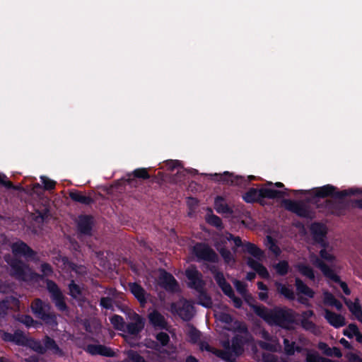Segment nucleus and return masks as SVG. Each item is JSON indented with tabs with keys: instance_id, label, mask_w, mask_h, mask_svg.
<instances>
[{
	"instance_id": "f257e3e1",
	"label": "nucleus",
	"mask_w": 362,
	"mask_h": 362,
	"mask_svg": "<svg viewBox=\"0 0 362 362\" xmlns=\"http://www.w3.org/2000/svg\"><path fill=\"white\" fill-rule=\"evenodd\" d=\"M233 245L235 247L243 246L244 250L252 255V257L247 259L248 266L254 269L260 277L264 279L269 278V274L267 269L261 263L264 257L262 252L250 243L243 244L239 237H233L230 233H228L219 236L218 240L216 243V247L226 264H232L234 263L233 255L228 250L225 248V247Z\"/></svg>"
},
{
	"instance_id": "f03ea898",
	"label": "nucleus",
	"mask_w": 362,
	"mask_h": 362,
	"mask_svg": "<svg viewBox=\"0 0 362 362\" xmlns=\"http://www.w3.org/2000/svg\"><path fill=\"white\" fill-rule=\"evenodd\" d=\"M11 249L15 259H11L10 257H6L5 260L11 267L12 275L25 281H37L38 279H41L40 275L33 272L29 267L17 259L18 257H31L33 255L32 250L21 241L13 243Z\"/></svg>"
},
{
	"instance_id": "7ed1b4c3",
	"label": "nucleus",
	"mask_w": 362,
	"mask_h": 362,
	"mask_svg": "<svg viewBox=\"0 0 362 362\" xmlns=\"http://www.w3.org/2000/svg\"><path fill=\"white\" fill-rule=\"evenodd\" d=\"M320 245L322 247L320 251V258L312 253L310 255V261L330 281H338L339 276L336 272L340 269L341 267L334 254L333 247L325 243H322Z\"/></svg>"
},
{
	"instance_id": "20e7f679",
	"label": "nucleus",
	"mask_w": 362,
	"mask_h": 362,
	"mask_svg": "<svg viewBox=\"0 0 362 362\" xmlns=\"http://www.w3.org/2000/svg\"><path fill=\"white\" fill-rule=\"evenodd\" d=\"M254 312L271 325L290 329L295 322L297 315L290 309L275 308L268 309L264 306L252 305Z\"/></svg>"
},
{
	"instance_id": "39448f33",
	"label": "nucleus",
	"mask_w": 362,
	"mask_h": 362,
	"mask_svg": "<svg viewBox=\"0 0 362 362\" xmlns=\"http://www.w3.org/2000/svg\"><path fill=\"white\" fill-rule=\"evenodd\" d=\"M54 263L62 270V275L67 279H73L77 275L86 273V268L81 265H76L70 262L66 257L58 255L54 257ZM69 294L74 298L80 300L82 296V290L79 286L71 279L69 285Z\"/></svg>"
},
{
	"instance_id": "423d86ee",
	"label": "nucleus",
	"mask_w": 362,
	"mask_h": 362,
	"mask_svg": "<svg viewBox=\"0 0 362 362\" xmlns=\"http://www.w3.org/2000/svg\"><path fill=\"white\" fill-rule=\"evenodd\" d=\"M13 341L18 345L26 346L38 353H44L49 350L52 354L59 356L62 355V351L55 343V341L49 337H45L44 344L42 345L40 341H35L33 339L27 338L21 332L17 331L13 334Z\"/></svg>"
},
{
	"instance_id": "0eeeda50",
	"label": "nucleus",
	"mask_w": 362,
	"mask_h": 362,
	"mask_svg": "<svg viewBox=\"0 0 362 362\" xmlns=\"http://www.w3.org/2000/svg\"><path fill=\"white\" fill-rule=\"evenodd\" d=\"M244 342L245 340L243 336L236 335L232 341L231 346L228 341H223V346L224 347L223 351L211 349L208 345H202V349L213 351L216 356L224 361L228 362H234L236 357L243 352Z\"/></svg>"
},
{
	"instance_id": "6e6552de",
	"label": "nucleus",
	"mask_w": 362,
	"mask_h": 362,
	"mask_svg": "<svg viewBox=\"0 0 362 362\" xmlns=\"http://www.w3.org/2000/svg\"><path fill=\"white\" fill-rule=\"evenodd\" d=\"M186 276L188 279L189 286L195 289L197 292L198 303L206 308L211 307L212 305L211 299L204 291L203 281L200 278V274L196 268L189 267L186 270Z\"/></svg>"
},
{
	"instance_id": "1a4fd4ad",
	"label": "nucleus",
	"mask_w": 362,
	"mask_h": 362,
	"mask_svg": "<svg viewBox=\"0 0 362 362\" xmlns=\"http://www.w3.org/2000/svg\"><path fill=\"white\" fill-rule=\"evenodd\" d=\"M272 183L269 182L267 186L260 189H250L244 196L243 199L247 202L259 201L261 198H279L284 196V192L272 187Z\"/></svg>"
},
{
	"instance_id": "9d476101",
	"label": "nucleus",
	"mask_w": 362,
	"mask_h": 362,
	"mask_svg": "<svg viewBox=\"0 0 362 362\" xmlns=\"http://www.w3.org/2000/svg\"><path fill=\"white\" fill-rule=\"evenodd\" d=\"M31 308L35 316L43 320L45 323L51 326L57 325L56 315L50 311L49 304L36 299L32 303Z\"/></svg>"
},
{
	"instance_id": "9b49d317",
	"label": "nucleus",
	"mask_w": 362,
	"mask_h": 362,
	"mask_svg": "<svg viewBox=\"0 0 362 362\" xmlns=\"http://www.w3.org/2000/svg\"><path fill=\"white\" fill-rule=\"evenodd\" d=\"M216 319L223 324V329L227 330H238L241 333H245L246 331L245 326L240 322L234 321L230 315L224 312H216Z\"/></svg>"
},
{
	"instance_id": "f8f14e48",
	"label": "nucleus",
	"mask_w": 362,
	"mask_h": 362,
	"mask_svg": "<svg viewBox=\"0 0 362 362\" xmlns=\"http://www.w3.org/2000/svg\"><path fill=\"white\" fill-rule=\"evenodd\" d=\"M283 205L286 209L299 216L305 218H312L313 216V211L307 203L285 199L283 201Z\"/></svg>"
},
{
	"instance_id": "ddd939ff",
	"label": "nucleus",
	"mask_w": 362,
	"mask_h": 362,
	"mask_svg": "<svg viewBox=\"0 0 362 362\" xmlns=\"http://www.w3.org/2000/svg\"><path fill=\"white\" fill-rule=\"evenodd\" d=\"M171 311L177 313L184 320H190L194 313L192 304L185 300H180L175 303H173Z\"/></svg>"
},
{
	"instance_id": "4468645a",
	"label": "nucleus",
	"mask_w": 362,
	"mask_h": 362,
	"mask_svg": "<svg viewBox=\"0 0 362 362\" xmlns=\"http://www.w3.org/2000/svg\"><path fill=\"white\" fill-rule=\"evenodd\" d=\"M214 279L223 293L232 300L234 306L236 308H240L242 300L235 296L232 287L226 282L223 274L221 272H216L214 274Z\"/></svg>"
},
{
	"instance_id": "2eb2a0df",
	"label": "nucleus",
	"mask_w": 362,
	"mask_h": 362,
	"mask_svg": "<svg viewBox=\"0 0 362 362\" xmlns=\"http://www.w3.org/2000/svg\"><path fill=\"white\" fill-rule=\"evenodd\" d=\"M47 288L56 307L61 311L66 310V305L64 300V296L57 285L54 282L47 280Z\"/></svg>"
},
{
	"instance_id": "dca6fc26",
	"label": "nucleus",
	"mask_w": 362,
	"mask_h": 362,
	"mask_svg": "<svg viewBox=\"0 0 362 362\" xmlns=\"http://www.w3.org/2000/svg\"><path fill=\"white\" fill-rule=\"evenodd\" d=\"M158 278V283L165 289L170 291H176L178 290V285L174 277L165 272L164 270H159L156 273Z\"/></svg>"
},
{
	"instance_id": "f3484780",
	"label": "nucleus",
	"mask_w": 362,
	"mask_h": 362,
	"mask_svg": "<svg viewBox=\"0 0 362 362\" xmlns=\"http://www.w3.org/2000/svg\"><path fill=\"white\" fill-rule=\"evenodd\" d=\"M192 252L199 259L211 262H216L218 259L217 255L214 250L204 244H196L192 247Z\"/></svg>"
},
{
	"instance_id": "a211bd4d",
	"label": "nucleus",
	"mask_w": 362,
	"mask_h": 362,
	"mask_svg": "<svg viewBox=\"0 0 362 362\" xmlns=\"http://www.w3.org/2000/svg\"><path fill=\"white\" fill-rule=\"evenodd\" d=\"M128 317L130 322L126 326L127 332L131 334H137L144 327V320L133 311L129 312Z\"/></svg>"
},
{
	"instance_id": "6ab92c4d",
	"label": "nucleus",
	"mask_w": 362,
	"mask_h": 362,
	"mask_svg": "<svg viewBox=\"0 0 362 362\" xmlns=\"http://www.w3.org/2000/svg\"><path fill=\"white\" fill-rule=\"evenodd\" d=\"M260 335L262 338L265 340L259 343L262 349L272 351L280 350L281 345L276 338L271 337L270 334L264 330L260 332Z\"/></svg>"
},
{
	"instance_id": "aec40b11",
	"label": "nucleus",
	"mask_w": 362,
	"mask_h": 362,
	"mask_svg": "<svg viewBox=\"0 0 362 362\" xmlns=\"http://www.w3.org/2000/svg\"><path fill=\"white\" fill-rule=\"evenodd\" d=\"M324 312L325 318L334 327L339 328L345 325V318L342 315L331 312L326 308L324 309Z\"/></svg>"
},
{
	"instance_id": "412c9836",
	"label": "nucleus",
	"mask_w": 362,
	"mask_h": 362,
	"mask_svg": "<svg viewBox=\"0 0 362 362\" xmlns=\"http://www.w3.org/2000/svg\"><path fill=\"white\" fill-rule=\"evenodd\" d=\"M93 224V218L87 215H81L77 220L78 230L86 235L90 233Z\"/></svg>"
},
{
	"instance_id": "4be33fe9",
	"label": "nucleus",
	"mask_w": 362,
	"mask_h": 362,
	"mask_svg": "<svg viewBox=\"0 0 362 362\" xmlns=\"http://www.w3.org/2000/svg\"><path fill=\"white\" fill-rule=\"evenodd\" d=\"M151 324L160 329H168V325L164 317L157 311H153L148 315Z\"/></svg>"
},
{
	"instance_id": "5701e85b",
	"label": "nucleus",
	"mask_w": 362,
	"mask_h": 362,
	"mask_svg": "<svg viewBox=\"0 0 362 362\" xmlns=\"http://www.w3.org/2000/svg\"><path fill=\"white\" fill-rule=\"evenodd\" d=\"M86 351L92 355L100 354L105 356H112L114 355V351L112 349L100 344L88 345Z\"/></svg>"
},
{
	"instance_id": "b1692460",
	"label": "nucleus",
	"mask_w": 362,
	"mask_h": 362,
	"mask_svg": "<svg viewBox=\"0 0 362 362\" xmlns=\"http://www.w3.org/2000/svg\"><path fill=\"white\" fill-rule=\"evenodd\" d=\"M129 288L132 293L137 298L141 305L146 302L147 294L144 289L136 283L129 284Z\"/></svg>"
},
{
	"instance_id": "393cba45",
	"label": "nucleus",
	"mask_w": 362,
	"mask_h": 362,
	"mask_svg": "<svg viewBox=\"0 0 362 362\" xmlns=\"http://www.w3.org/2000/svg\"><path fill=\"white\" fill-rule=\"evenodd\" d=\"M209 176L215 177L218 181H221L226 184H238L240 179L239 177L230 174L228 172H224L223 174H210Z\"/></svg>"
},
{
	"instance_id": "a878e982",
	"label": "nucleus",
	"mask_w": 362,
	"mask_h": 362,
	"mask_svg": "<svg viewBox=\"0 0 362 362\" xmlns=\"http://www.w3.org/2000/svg\"><path fill=\"white\" fill-rule=\"evenodd\" d=\"M310 230L314 235L315 239L321 244L323 242V237L326 233V228L324 225L315 223L311 225Z\"/></svg>"
},
{
	"instance_id": "bb28decb",
	"label": "nucleus",
	"mask_w": 362,
	"mask_h": 362,
	"mask_svg": "<svg viewBox=\"0 0 362 362\" xmlns=\"http://www.w3.org/2000/svg\"><path fill=\"white\" fill-rule=\"evenodd\" d=\"M296 286L299 296H300V295H304L310 298L314 297L315 292L298 278L296 279Z\"/></svg>"
},
{
	"instance_id": "cd10ccee",
	"label": "nucleus",
	"mask_w": 362,
	"mask_h": 362,
	"mask_svg": "<svg viewBox=\"0 0 362 362\" xmlns=\"http://www.w3.org/2000/svg\"><path fill=\"white\" fill-rule=\"evenodd\" d=\"M318 348L322 351L324 354L328 356L341 357L342 356L341 351L338 348H330L324 342H320L318 344Z\"/></svg>"
},
{
	"instance_id": "c85d7f7f",
	"label": "nucleus",
	"mask_w": 362,
	"mask_h": 362,
	"mask_svg": "<svg viewBox=\"0 0 362 362\" xmlns=\"http://www.w3.org/2000/svg\"><path fill=\"white\" fill-rule=\"evenodd\" d=\"M296 268L303 276L310 280H315V272L309 265L305 263H298Z\"/></svg>"
},
{
	"instance_id": "c756f323",
	"label": "nucleus",
	"mask_w": 362,
	"mask_h": 362,
	"mask_svg": "<svg viewBox=\"0 0 362 362\" xmlns=\"http://www.w3.org/2000/svg\"><path fill=\"white\" fill-rule=\"evenodd\" d=\"M334 190V188L333 186L327 185L312 189L311 194L317 197H325L326 196L332 194Z\"/></svg>"
},
{
	"instance_id": "7c9ffc66",
	"label": "nucleus",
	"mask_w": 362,
	"mask_h": 362,
	"mask_svg": "<svg viewBox=\"0 0 362 362\" xmlns=\"http://www.w3.org/2000/svg\"><path fill=\"white\" fill-rule=\"evenodd\" d=\"M215 209L218 213L228 214L232 213V210L227 205L226 201L222 197H217L215 200Z\"/></svg>"
},
{
	"instance_id": "2f4dec72",
	"label": "nucleus",
	"mask_w": 362,
	"mask_h": 362,
	"mask_svg": "<svg viewBox=\"0 0 362 362\" xmlns=\"http://www.w3.org/2000/svg\"><path fill=\"white\" fill-rule=\"evenodd\" d=\"M165 166L168 168V169L169 170H173V169L175 168H179V171H178V173L179 174H185V173L186 172H188V173H195L197 172L196 170H187L185 169H183L182 167L181 166V163L177 160H166L165 163Z\"/></svg>"
},
{
	"instance_id": "473e14b6",
	"label": "nucleus",
	"mask_w": 362,
	"mask_h": 362,
	"mask_svg": "<svg viewBox=\"0 0 362 362\" xmlns=\"http://www.w3.org/2000/svg\"><path fill=\"white\" fill-rule=\"evenodd\" d=\"M323 295H324L323 300H324V303L325 305L334 306L338 310H340L341 309L342 304L339 300H337L332 293H330L327 291H325V292H324Z\"/></svg>"
},
{
	"instance_id": "72a5a7b5",
	"label": "nucleus",
	"mask_w": 362,
	"mask_h": 362,
	"mask_svg": "<svg viewBox=\"0 0 362 362\" xmlns=\"http://www.w3.org/2000/svg\"><path fill=\"white\" fill-rule=\"evenodd\" d=\"M277 291L284 295L286 298L288 299L294 298V293L291 286L284 285L282 284L276 283V284Z\"/></svg>"
},
{
	"instance_id": "f704fd0d",
	"label": "nucleus",
	"mask_w": 362,
	"mask_h": 362,
	"mask_svg": "<svg viewBox=\"0 0 362 362\" xmlns=\"http://www.w3.org/2000/svg\"><path fill=\"white\" fill-rule=\"evenodd\" d=\"M284 344L285 353L288 355H293L296 351L300 352L301 351L299 346H296L295 342L290 341L286 338L284 339Z\"/></svg>"
},
{
	"instance_id": "c9c22d12",
	"label": "nucleus",
	"mask_w": 362,
	"mask_h": 362,
	"mask_svg": "<svg viewBox=\"0 0 362 362\" xmlns=\"http://www.w3.org/2000/svg\"><path fill=\"white\" fill-rule=\"evenodd\" d=\"M307 362H333L328 358H323L316 351H310L306 356Z\"/></svg>"
},
{
	"instance_id": "e433bc0d",
	"label": "nucleus",
	"mask_w": 362,
	"mask_h": 362,
	"mask_svg": "<svg viewBox=\"0 0 362 362\" xmlns=\"http://www.w3.org/2000/svg\"><path fill=\"white\" fill-rule=\"evenodd\" d=\"M69 196L71 199L82 204H88L91 202V199L90 197L78 192H71Z\"/></svg>"
},
{
	"instance_id": "4c0bfd02",
	"label": "nucleus",
	"mask_w": 362,
	"mask_h": 362,
	"mask_svg": "<svg viewBox=\"0 0 362 362\" xmlns=\"http://www.w3.org/2000/svg\"><path fill=\"white\" fill-rule=\"evenodd\" d=\"M237 291L247 300H249L250 296L247 294L246 284L242 281L235 280L233 281Z\"/></svg>"
},
{
	"instance_id": "58836bf2",
	"label": "nucleus",
	"mask_w": 362,
	"mask_h": 362,
	"mask_svg": "<svg viewBox=\"0 0 362 362\" xmlns=\"http://www.w3.org/2000/svg\"><path fill=\"white\" fill-rule=\"evenodd\" d=\"M133 176L136 177H141L143 179H147L149 177V175L147 173V170L146 168H139L136 169L133 172ZM128 178H127V182L130 183L131 181L133 180L132 175L129 174L127 175Z\"/></svg>"
},
{
	"instance_id": "ea45409f",
	"label": "nucleus",
	"mask_w": 362,
	"mask_h": 362,
	"mask_svg": "<svg viewBox=\"0 0 362 362\" xmlns=\"http://www.w3.org/2000/svg\"><path fill=\"white\" fill-rule=\"evenodd\" d=\"M301 326L306 330L317 334L320 331L315 323L309 320L300 319Z\"/></svg>"
},
{
	"instance_id": "a19ab883",
	"label": "nucleus",
	"mask_w": 362,
	"mask_h": 362,
	"mask_svg": "<svg viewBox=\"0 0 362 362\" xmlns=\"http://www.w3.org/2000/svg\"><path fill=\"white\" fill-rule=\"evenodd\" d=\"M345 303L347 305V307L349 308V310L351 312V313L353 315H354V316H356L360 312L362 311L361 307L358 300H356L354 302H352L349 300H345Z\"/></svg>"
},
{
	"instance_id": "79ce46f5",
	"label": "nucleus",
	"mask_w": 362,
	"mask_h": 362,
	"mask_svg": "<svg viewBox=\"0 0 362 362\" xmlns=\"http://www.w3.org/2000/svg\"><path fill=\"white\" fill-rule=\"evenodd\" d=\"M267 247L269 250L273 252L276 257L281 254L280 248L276 245L275 242L270 236L267 237L266 243Z\"/></svg>"
},
{
	"instance_id": "37998d69",
	"label": "nucleus",
	"mask_w": 362,
	"mask_h": 362,
	"mask_svg": "<svg viewBox=\"0 0 362 362\" xmlns=\"http://www.w3.org/2000/svg\"><path fill=\"white\" fill-rule=\"evenodd\" d=\"M18 320L26 325L27 327H38L40 325H41L40 323L34 321L33 319L28 316V315H22L18 317Z\"/></svg>"
},
{
	"instance_id": "c03bdc74",
	"label": "nucleus",
	"mask_w": 362,
	"mask_h": 362,
	"mask_svg": "<svg viewBox=\"0 0 362 362\" xmlns=\"http://www.w3.org/2000/svg\"><path fill=\"white\" fill-rule=\"evenodd\" d=\"M110 322L117 329L124 330L125 325L122 317L113 315L110 317Z\"/></svg>"
},
{
	"instance_id": "a18cd8bd",
	"label": "nucleus",
	"mask_w": 362,
	"mask_h": 362,
	"mask_svg": "<svg viewBox=\"0 0 362 362\" xmlns=\"http://www.w3.org/2000/svg\"><path fill=\"white\" fill-rule=\"evenodd\" d=\"M206 220L209 223L217 228L221 227V220L218 216H215L214 214H212L211 211H209L206 214Z\"/></svg>"
},
{
	"instance_id": "49530a36",
	"label": "nucleus",
	"mask_w": 362,
	"mask_h": 362,
	"mask_svg": "<svg viewBox=\"0 0 362 362\" xmlns=\"http://www.w3.org/2000/svg\"><path fill=\"white\" fill-rule=\"evenodd\" d=\"M274 268L278 274L284 275L286 274L288 270V264L286 261H281L274 265Z\"/></svg>"
},
{
	"instance_id": "de8ad7c7",
	"label": "nucleus",
	"mask_w": 362,
	"mask_h": 362,
	"mask_svg": "<svg viewBox=\"0 0 362 362\" xmlns=\"http://www.w3.org/2000/svg\"><path fill=\"white\" fill-rule=\"evenodd\" d=\"M358 332V329L354 324H350L348 327L344 329V334L349 338H353Z\"/></svg>"
},
{
	"instance_id": "09e8293b",
	"label": "nucleus",
	"mask_w": 362,
	"mask_h": 362,
	"mask_svg": "<svg viewBox=\"0 0 362 362\" xmlns=\"http://www.w3.org/2000/svg\"><path fill=\"white\" fill-rule=\"evenodd\" d=\"M40 179H41V181L44 185V188L45 189H52L54 188V186H55V182L52 180H49V178H47V177L45 176H41L40 177Z\"/></svg>"
},
{
	"instance_id": "8fccbe9b",
	"label": "nucleus",
	"mask_w": 362,
	"mask_h": 362,
	"mask_svg": "<svg viewBox=\"0 0 362 362\" xmlns=\"http://www.w3.org/2000/svg\"><path fill=\"white\" fill-rule=\"evenodd\" d=\"M156 339L163 346H165L169 341V336L168 334L161 332L156 334Z\"/></svg>"
},
{
	"instance_id": "3c124183",
	"label": "nucleus",
	"mask_w": 362,
	"mask_h": 362,
	"mask_svg": "<svg viewBox=\"0 0 362 362\" xmlns=\"http://www.w3.org/2000/svg\"><path fill=\"white\" fill-rule=\"evenodd\" d=\"M263 360L264 362H286L283 360L279 359L273 354H267L263 355Z\"/></svg>"
},
{
	"instance_id": "603ef678",
	"label": "nucleus",
	"mask_w": 362,
	"mask_h": 362,
	"mask_svg": "<svg viewBox=\"0 0 362 362\" xmlns=\"http://www.w3.org/2000/svg\"><path fill=\"white\" fill-rule=\"evenodd\" d=\"M0 183L3 184L7 188H13L16 189H21V186L14 187L10 181L6 180V177L5 175H0Z\"/></svg>"
},
{
	"instance_id": "864d4df0",
	"label": "nucleus",
	"mask_w": 362,
	"mask_h": 362,
	"mask_svg": "<svg viewBox=\"0 0 362 362\" xmlns=\"http://www.w3.org/2000/svg\"><path fill=\"white\" fill-rule=\"evenodd\" d=\"M41 272L44 276H49L52 274V269L49 264L43 263L41 265Z\"/></svg>"
},
{
	"instance_id": "5fc2aeb1",
	"label": "nucleus",
	"mask_w": 362,
	"mask_h": 362,
	"mask_svg": "<svg viewBox=\"0 0 362 362\" xmlns=\"http://www.w3.org/2000/svg\"><path fill=\"white\" fill-rule=\"evenodd\" d=\"M100 305L107 309H112L113 307V301L110 298H103L100 300Z\"/></svg>"
},
{
	"instance_id": "6e6d98bb",
	"label": "nucleus",
	"mask_w": 362,
	"mask_h": 362,
	"mask_svg": "<svg viewBox=\"0 0 362 362\" xmlns=\"http://www.w3.org/2000/svg\"><path fill=\"white\" fill-rule=\"evenodd\" d=\"M12 308L11 305L9 303V300L7 299L6 300H4L0 303V315H3L6 313V310Z\"/></svg>"
},
{
	"instance_id": "4d7b16f0",
	"label": "nucleus",
	"mask_w": 362,
	"mask_h": 362,
	"mask_svg": "<svg viewBox=\"0 0 362 362\" xmlns=\"http://www.w3.org/2000/svg\"><path fill=\"white\" fill-rule=\"evenodd\" d=\"M334 282H336V283H338L340 286V287L341 288V289L343 290L344 293L346 294V295H349L351 293V291L349 290V288H348V286L346 285V284L345 282H343L341 281H340V279H339L338 281H333Z\"/></svg>"
},
{
	"instance_id": "13d9d810",
	"label": "nucleus",
	"mask_w": 362,
	"mask_h": 362,
	"mask_svg": "<svg viewBox=\"0 0 362 362\" xmlns=\"http://www.w3.org/2000/svg\"><path fill=\"white\" fill-rule=\"evenodd\" d=\"M314 316V313L313 310H306L302 313L300 315V319L309 320L310 317Z\"/></svg>"
},
{
	"instance_id": "bf43d9fd",
	"label": "nucleus",
	"mask_w": 362,
	"mask_h": 362,
	"mask_svg": "<svg viewBox=\"0 0 362 362\" xmlns=\"http://www.w3.org/2000/svg\"><path fill=\"white\" fill-rule=\"evenodd\" d=\"M13 334L3 332L1 334V338L6 341H12L13 339Z\"/></svg>"
},
{
	"instance_id": "052dcab7",
	"label": "nucleus",
	"mask_w": 362,
	"mask_h": 362,
	"mask_svg": "<svg viewBox=\"0 0 362 362\" xmlns=\"http://www.w3.org/2000/svg\"><path fill=\"white\" fill-rule=\"evenodd\" d=\"M190 336L192 340L196 341L199 337V332L196 329H192L190 331Z\"/></svg>"
},
{
	"instance_id": "680f3d73",
	"label": "nucleus",
	"mask_w": 362,
	"mask_h": 362,
	"mask_svg": "<svg viewBox=\"0 0 362 362\" xmlns=\"http://www.w3.org/2000/svg\"><path fill=\"white\" fill-rule=\"evenodd\" d=\"M298 301L308 307L310 306V304L309 303V300L307 298H304L303 296H298Z\"/></svg>"
},
{
	"instance_id": "e2e57ef3",
	"label": "nucleus",
	"mask_w": 362,
	"mask_h": 362,
	"mask_svg": "<svg viewBox=\"0 0 362 362\" xmlns=\"http://www.w3.org/2000/svg\"><path fill=\"white\" fill-rule=\"evenodd\" d=\"M349 360L350 362H362V359L352 354L349 356Z\"/></svg>"
},
{
	"instance_id": "0e129e2a",
	"label": "nucleus",
	"mask_w": 362,
	"mask_h": 362,
	"mask_svg": "<svg viewBox=\"0 0 362 362\" xmlns=\"http://www.w3.org/2000/svg\"><path fill=\"white\" fill-rule=\"evenodd\" d=\"M354 191L353 189H350L349 191L345 190V191H343V192L336 194L335 197L340 198V197H342L344 196H346V195H348V194H349L351 193H354Z\"/></svg>"
},
{
	"instance_id": "69168bd1",
	"label": "nucleus",
	"mask_w": 362,
	"mask_h": 362,
	"mask_svg": "<svg viewBox=\"0 0 362 362\" xmlns=\"http://www.w3.org/2000/svg\"><path fill=\"white\" fill-rule=\"evenodd\" d=\"M259 298L262 300H266L268 298L267 292L262 291L259 293Z\"/></svg>"
},
{
	"instance_id": "338daca9",
	"label": "nucleus",
	"mask_w": 362,
	"mask_h": 362,
	"mask_svg": "<svg viewBox=\"0 0 362 362\" xmlns=\"http://www.w3.org/2000/svg\"><path fill=\"white\" fill-rule=\"evenodd\" d=\"M197 201L196 199L194 198H189L187 200V204L189 207L194 206L197 205Z\"/></svg>"
},
{
	"instance_id": "774afa93",
	"label": "nucleus",
	"mask_w": 362,
	"mask_h": 362,
	"mask_svg": "<svg viewBox=\"0 0 362 362\" xmlns=\"http://www.w3.org/2000/svg\"><path fill=\"white\" fill-rule=\"evenodd\" d=\"M339 342L341 345H343L345 348L350 349L351 346L349 343V341L345 339L344 338H342L339 340Z\"/></svg>"
}]
</instances>
